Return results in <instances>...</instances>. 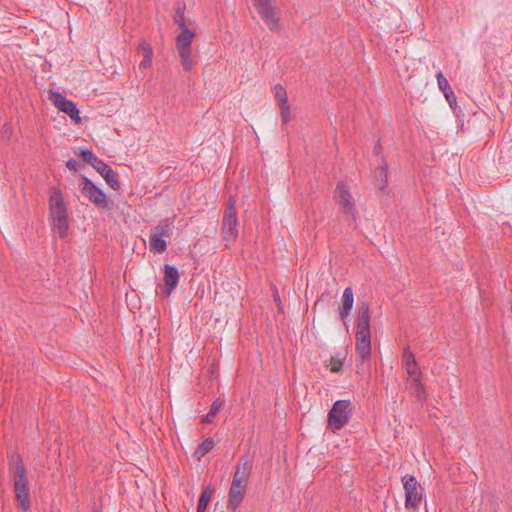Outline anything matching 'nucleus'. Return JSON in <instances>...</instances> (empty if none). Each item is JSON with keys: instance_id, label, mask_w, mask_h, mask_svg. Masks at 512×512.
<instances>
[{"instance_id": "obj_10", "label": "nucleus", "mask_w": 512, "mask_h": 512, "mask_svg": "<svg viewBox=\"0 0 512 512\" xmlns=\"http://www.w3.org/2000/svg\"><path fill=\"white\" fill-rule=\"evenodd\" d=\"M402 483L405 490V507L417 508L423 498V488L412 475L406 474L402 477Z\"/></svg>"}, {"instance_id": "obj_6", "label": "nucleus", "mask_w": 512, "mask_h": 512, "mask_svg": "<svg viewBox=\"0 0 512 512\" xmlns=\"http://www.w3.org/2000/svg\"><path fill=\"white\" fill-rule=\"evenodd\" d=\"M334 199L348 224L356 225L359 213L356 209L355 202L349 188L344 182H339L336 185Z\"/></svg>"}, {"instance_id": "obj_20", "label": "nucleus", "mask_w": 512, "mask_h": 512, "mask_svg": "<svg viewBox=\"0 0 512 512\" xmlns=\"http://www.w3.org/2000/svg\"><path fill=\"white\" fill-rule=\"evenodd\" d=\"M387 169V164L383 161L379 168L374 172L375 184L380 190H384L386 187Z\"/></svg>"}, {"instance_id": "obj_31", "label": "nucleus", "mask_w": 512, "mask_h": 512, "mask_svg": "<svg viewBox=\"0 0 512 512\" xmlns=\"http://www.w3.org/2000/svg\"><path fill=\"white\" fill-rule=\"evenodd\" d=\"M77 165V161L74 159H70L66 162V167L72 171H77Z\"/></svg>"}, {"instance_id": "obj_30", "label": "nucleus", "mask_w": 512, "mask_h": 512, "mask_svg": "<svg viewBox=\"0 0 512 512\" xmlns=\"http://www.w3.org/2000/svg\"><path fill=\"white\" fill-rule=\"evenodd\" d=\"M341 368H342V362L340 360L333 359L332 364H331V371L338 372L341 370Z\"/></svg>"}, {"instance_id": "obj_17", "label": "nucleus", "mask_w": 512, "mask_h": 512, "mask_svg": "<svg viewBox=\"0 0 512 512\" xmlns=\"http://www.w3.org/2000/svg\"><path fill=\"white\" fill-rule=\"evenodd\" d=\"M354 303V294L351 287L344 289L342 295V307L339 311L340 318L344 321L349 316Z\"/></svg>"}, {"instance_id": "obj_7", "label": "nucleus", "mask_w": 512, "mask_h": 512, "mask_svg": "<svg viewBox=\"0 0 512 512\" xmlns=\"http://www.w3.org/2000/svg\"><path fill=\"white\" fill-rule=\"evenodd\" d=\"M352 412L350 400L336 401L328 413V428L333 432L342 429L348 424Z\"/></svg>"}, {"instance_id": "obj_8", "label": "nucleus", "mask_w": 512, "mask_h": 512, "mask_svg": "<svg viewBox=\"0 0 512 512\" xmlns=\"http://www.w3.org/2000/svg\"><path fill=\"white\" fill-rule=\"evenodd\" d=\"M83 160L90 164L106 181V183L113 189H120L117 174L108 166L103 160L98 158L91 150L84 149L81 151Z\"/></svg>"}, {"instance_id": "obj_23", "label": "nucleus", "mask_w": 512, "mask_h": 512, "mask_svg": "<svg viewBox=\"0 0 512 512\" xmlns=\"http://www.w3.org/2000/svg\"><path fill=\"white\" fill-rule=\"evenodd\" d=\"M212 492L209 488H205L198 500L197 512H205L207 505L211 499Z\"/></svg>"}, {"instance_id": "obj_25", "label": "nucleus", "mask_w": 512, "mask_h": 512, "mask_svg": "<svg viewBox=\"0 0 512 512\" xmlns=\"http://www.w3.org/2000/svg\"><path fill=\"white\" fill-rule=\"evenodd\" d=\"M273 91H274L275 98L277 99V101L279 103V106L288 104L287 93L283 86H281L280 84H277L274 86Z\"/></svg>"}, {"instance_id": "obj_21", "label": "nucleus", "mask_w": 512, "mask_h": 512, "mask_svg": "<svg viewBox=\"0 0 512 512\" xmlns=\"http://www.w3.org/2000/svg\"><path fill=\"white\" fill-rule=\"evenodd\" d=\"M149 249L155 253H163L167 250V242L165 239L150 233Z\"/></svg>"}, {"instance_id": "obj_29", "label": "nucleus", "mask_w": 512, "mask_h": 512, "mask_svg": "<svg viewBox=\"0 0 512 512\" xmlns=\"http://www.w3.org/2000/svg\"><path fill=\"white\" fill-rule=\"evenodd\" d=\"M280 109H281V116H282L283 122H287L288 119H289V106H288V104L280 105Z\"/></svg>"}, {"instance_id": "obj_9", "label": "nucleus", "mask_w": 512, "mask_h": 512, "mask_svg": "<svg viewBox=\"0 0 512 512\" xmlns=\"http://www.w3.org/2000/svg\"><path fill=\"white\" fill-rule=\"evenodd\" d=\"M235 205L236 200L233 197H229L222 220V235L226 246L234 242L238 237V217Z\"/></svg>"}, {"instance_id": "obj_2", "label": "nucleus", "mask_w": 512, "mask_h": 512, "mask_svg": "<svg viewBox=\"0 0 512 512\" xmlns=\"http://www.w3.org/2000/svg\"><path fill=\"white\" fill-rule=\"evenodd\" d=\"M174 22L181 29V32L175 39L181 65L185 71H190L193 68L191 44L196 36V31L187 27L185 22V4H177Z\"/></svg>"}, {"instance_id": "obj_27", "label": "nucleus", "mask_w": 512, "mask_h": 512, "mask_svg": "<svg viewBox=\"0 0 512 512\" xmlns=\"http://www.w3.org/2000/svg\"><path fill=\"white\" fill-rule=\"evenodd\" d=\"M137 52L141 53L143 57L147 56V54H149V56H153V49L151 45L145 40H142L139 43V45L137 46Z\"/></svg>"}, {"instance_id": "obj_12", "label": "nucleus", "mask_w": 512, "mask_h": 512, "mask_svg": "<svg viewBox=\"0 0 512 512\" xmlns=\"http://www.w3.org/2000/svg\"><path fill=\"white\" fill-rule=\"evenodd\" d=\"M50 99L56 108L66 113L76 123H79L81 121V118L79 116V110L73 101L68 100L59 92H52L50 95Z\"/></svg>"}, {"instance_id": "obj_24", "label": "nucleus", "mask_w": 512, "mask_h": 512, "mask_svg": "<svg viewBox=\"0 0 512 512\" xmlns=\"http://www.w3.org/2000/svg\"><path fill=\"white\" fill-rule=\"evenodd\" d=\"M215 445L213 438H206L198 447L196 454L198 458L205 456L208 452H210Z\"/></svg>"}, {"instance_id": "obj_4", "label": "nucleus", "mask_w": 512, "mask_h": 512, "mask_svg": "<svg viewBox=\"0 0 512 512\" xmlns=\"http://www.w3.org/2000/svg\"><path fill=\"white\" fill-rule=\"evenodd\" d=\"M49 210L59 236L65 238L69 229L67 205L62 192L58 188L54 187L50 191Z\"/></svg>"}, {"instance_id": "obj_3", "label": "nucleus", "mask_w": 512, "mask_h": 512, "mask_svg": "<svg viewBox=\"0 0 512 512\" xmlns=\"http://www.w3.org/2000/svg\"><path fill=\"white\" fill-rule=\"evenodd\" d=\"M356 352L362 359H368L371 355L370 341V309L369 304L362 302L357 314Z\"/></svg>"}, {"instance_id": "obj_13", "label": "nucleus", "mask_w": 512, "mask_h": 512, "mask_svg": "<svg viewBox=\"0 0 512 512\" xmlns=\"http://www.w3.org/2000/svg\"><path fill=\"white\" fill-rule=\"evenodd\" d=\"M253 4L261 19L271 31L278 29V19L275 16L271 0H253Z\"/></svg>"}, {"instance_id": "obj_32", "label": "nucleus", "mask_w": 512, "mask_h": 512, "mask_svg": "<svg viewBox=\"0 0 512 512\" xmlns=\"http://www.w3.org/2000/svg\"><path fill=\"white\" fill-rule=\"evenodd\" d=\"M380 144H378L376 147H375V153H379L380 152Z\"/></svg>"}, {"instance_id": "obj_28", "label": "nucleus", "mask_w": 512, "mask_h": 512, "mask_svg": "<svg viewBox=\"0 0 512 512\" xmlns=\"http://www.w3.org/2000/svg\"><path fill=\"white\" fill-rule=\"evenodd\" d=\"M151 64H152V56H149V54H147V56L143 57L142 61L140 62L139 68L147 69L151 66Z\"/></svg>"}, {"instance_id": "obj_16", "label": "nucleus", "mask_w": 512, "mask_h": 512, "mask_svg": "<svg viewBox=\"0 0 512 512\" xmlns=\"http://www.w3.org/2000/svg\"><path fill=\"white\" fill-rule=\"evenodd\" d=\"M179 278L180 275L178 269L175 266L169 264L164 266V282L168 288V293L177 287Z\"/></svg>"}, {"instance_id": "obj_22", "label": "nucleus", "mask_w": 512, "mask_h": 512, "mask_svg": "<svg viewBox=\"0 0 512 512\" xmlns=\"http://www.w3.org/2000/svg\"><path fill=\"white\" fill-rule=\"evenodd\" d=\"M224 399L217 398L213 401L210 411L203 417V423H212L213 417L220 411V409L224 406Z\"/></svg>"}, {"instance_id": "obj_15", "label": "nucleus", "mask_w": 512, "mask_h": 512, "mask_svg": "<svg viewBox=\"0 0 512 512\" xmlns=\"http://www.w3.org/2000/svg\"><path fill=\"white\" fill-rule=\"evenodd\" d=\"M436 78H437V84H438L439 89L444 94L450 107H453V105L456 104V95L453 92L447 78L443 75V73L441 71H439L436 74Z\"/></svg>"}, {"instance_id": "obj_19", "label": "nucleus", "mask_w": 512, "mask_h": 512, "mask_svg": "<svg viewBox=\"0 0 512 512\" xmlns=\"http://www.w3.org/2000/svg\"><path fill=\"white\" fill-rule=\"evenodd\" d=\"M150 233L163 239L170 238L173 234V221L170 219L160 221L157 226L151 229Z\"/></svg>"}, {"instance_id": "obj_5", "label": "nucleus", "mask_w": 512, "mask_h": 512, "mask_svg": "<svg viewBox=\"0 0 512 512\" xmlns=\"http://www.w3.org/2000/svg\"><path fill=\"white\" fill-rule=\"evenodd\" d=\"M10 471L13 474V484L16 500L19 507L26 512L30 509V493L28 488V480L26 478V469L22 460L18 459L10 468Z\"/></svg>"}, {"instance_id": "obj_26", "label": "nucleus", "mask_w": 512, "mask_h": 512, "mask_svg": "<svg viewBox=\"0 0 512 512\" xmlns=\"http://www.w3.org/2000/svg\"><path fill=\"white\" fill-rule=\"evenodd\" d=\"M137 52L141 53L143 57L147 56V54H149V56H153V49L151 45L145 40H142L139 43V45L137 46Z\"/></svg>"}, {"instance_id": "obj_11", "label": "nucleus", "mask_w": 512, "mask_h": 512, "mask_svg": "<svg viewBox=\"0 0 512 512\" xmlns=\"http://www.w3.org/2000/svg\"><path fill=\"white\" fill-rule=\"evenodd\" d=\"M80 187L82 194L86 196L98 208H108V199L106 194L100 188L94 185L88 178H83V182Z\"/></svg>"}, {"instance_id": "obj_14", "label": "nucleus", "mask_w": 512, "mask_h": 512, "mask_svg": "<svg viewBox=\"0 0 512 512\" xmlns=\"http://www.w3.org/2000/svg\"><path fill=\"white\" fill-rule=\"evenodd\" d=\"M402 362L409 376L408 379L422 377V373L415 356L408 347L403 351Z\"/></svg>"}, {"instance_id": "obj_1", "label": "nucleus", "mask_w": 512, "mask_h": 512, "mask_svg": "<svg viewBox=\"0 0 512 512\" xmlns=\"http://www.w3.org/2000/svg\"><path fill=\"white\" fill-rule=\"evenodd\" d=\"M252 473V461L249 454L241 456L235 466L228 493L227 509L235 511L242 503Z\"/></svg>"}, {"instance_id": "obj_18", "label": "nucleus", "mask_w": 512, "mask_h": 512, "mask_svg": "<svg viewBox=\"0 0 512 512\" xmlns=\"http://www.w3.org/2000/svg\"><path fill=\"white\" fill-rule=\"evenodd\" d=\"M421 378L422 377L407 379V387L418 401L423 402L426 400V392L421 383Z\"/></svg>"}]
</instances>
